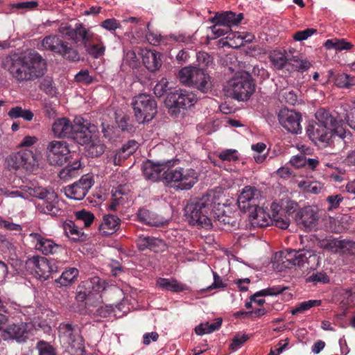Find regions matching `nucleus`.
I'll use <instances>...</instances> for the list:
<instances>
[{
  "label": "nucleus",
  "instance_id": "24",
  "mask_svg": "<svg viewBox=\"0 0 355 355\" xmlns=\"http://www.w3.org/2000/svg\"><path fill=\"white\" fill-rule=\"evenodd\" d=\"M136 243L140 251L149 250L157 253L164 251L166 248V245L162 239L150 236H139Z\"/></svg>",
  "mask_w": 355,
  "mask_h": 355
},
{
  "label": "nucleus",
  "instance_id": "35",
  "mask_svg": "<svg viewBox=\"0 0 355 355\" xmlns=\"http://www.w3.org/2000/svg\"><path fill=\"white\" fill-rule=\"evenodd\" d=\"M295 220L299 228L304 231H311V207L306 206L297 211Z\"/></svg>",
  "mask_w": 355,
  "mask_h": 355
},
{
  "label": "nucleus",
  "instance_id": "58",
  "mask_svg": "<svg viewBox=\"0 0 355 355\" xmlns=\"http://www.w3.org/2000/svg\"><path fill=\"white\" fill-rule=\"evenodd\" d=\"M196 59L198 64L202 67H207L212 62V58L206 52H198L196 54Z\"/></svg>",
  "mask_w": 355,
  "mask_h": 355
},
{
  "label": "nucleus",
  "instance_id": "43",
  "mask_svg": "<svg viewBox=\"0 0 355 355\" xmlns=\"http://www.w3.org/2000/svg\"><path fill=\"white\" fill-rule=\"evenodd\" d=\"M137 217L140 222L151 226L159 227L164 225V223L156 220L146 209H140Z\"/></svg>",
  "mask_w": 355,
  "mask_h": 355
},
{
  "label": "nucleus",
  "instance_id": "13",
  "mask_svg": "<svg viewBox=\"0 0 355 355\" xmlns=\"http://www.w3.org/2000/svg\"><path fill=\"white\" fill-rule=\"evenodd\" d=\"M27 267L32 270L35 277L42 281L48 279L53 272H57V266L53 260L44 257L33 256L26 261Z\"/></svg>",
  "mask_w": 355,
  "mask_h": 355
},
{
  "label": "nucleus",
  "instance_id": "57",
  "mask_svg": "<svg viewBox=\"0 0 355 355\" xmlns=\"http://www.w3.org/2000/svg\"><path fill=\"white\" fill-rule=\"evenodd\" d=\"M38 6V2L36 1H24L13 3L11 5L12 8L19 10H32Z\"/></svg>",
  "mask_w": 355,
  "mask_h": 355
},
{
  "label": "nucleus",
  "instance_id": "63",
  "mask_svg": "<svg viewBox=\"0 0 355 355\" xmlns=\"http://www.w3.org/2000/svg\"><path fill=\"white\" fill-rule=\"evenodd\" d=\"M101 26L108 31H115L119 28V23L114 18L107 19L103 21Z\"/></svg>",
  "mask_w": 355,
  "mask_h": 355
},
{
  "label": "nucleus",
  "instance_id": "37",
  "mask_svg": "<svg viewBox=\"0 0 355 355\" xmlns=\"http://www.w3.org/2000/svg\"><path fill=\"white\" fill-rule=\"evenodd\" d=\"M191 86L196 87L202 93H207L211 89L212 86L211 78L201 69L200 71H197V78L195 79Z\"/></svg>",
  "mask_w": 355,
  "mask_h": 355
},
{
  "label": "nucleus",
  "instance_id": "38",
  "mask_svg": "<svg viewBox=\"0 0 355 355\" xmlns=\"http://www.w3.org/2000/svg\"><path fill=\"white\" fill-rule=\"evenodd\" d=\"M202 69L189 66L182 68L179 71V78L181 83L184 85L191 86L197 78V71H200Z\"/></svg>",
  "mask_w": 355,
  "mask_h": 355
},
{
  "label": "nucleus",
  "instance_id": "64",
  "mask_svg": "<svg viewBox=\"0 0 355 355\" xmlns=\"http://www.w3.org/2000/svg\"><path fill=\"white\" fill-rule=\"evenodd\" d=\"M309 37H311V28H309L304 31H297L293 35V40L298 42L307 40Z\"/></svg>",
  "mask_w": 355,
  "mask_h": 355
},
{
  "label": "nucleus",
  "instance_id": "17",
  "mask_svg": "<svg viewBox=\"0 0 355 355\" xmlns=\"http://www.w3.org/2000/svg\"><path fill=\"white\" fill-rule=\"evenodd\" d=\"M196 101L197 97L192 92L186 89H176L168 94L165 103L170 109H186L193 106Z\"/></svg>",
  "mask_w": 355,
  "mask_h": 355
},
{
  "label": "nucleus",
  "instance_id": "29",
  "mask_svg": "<svg viewBox=\"0 0 355 355\" xmlns=\"http://www.w3.org/2000/svg\"><path fill=\"white\" fill-rule=\"evenodd\" d=\"M142 168L145 178L152 182L163 180V173L166 171L164 165L154 164L150 160L143 164Z\"/></svg>",
  "mask_w": 355,
  "mask_h": 355
},
{
  "label": "nucleus",
  "instance_id": "60",
  "mask_svg": "<svg viewBox=\"0 0 355 355\" xmlns=\"http://www.w3.org/2000/svg\"><path fill=\"white\" fill-rule=\"evenodd\" d=\"M212 274L214 277V282L211 285L207 288V290L223 288L226 287L227 284L223 281L216 272L212 270Z\"/></svg>",
  "mask_w": 355,
  "mask_h": 355
},
{
  "label": "nucleus",
  "instance_id": "28",
  "mask_svg": "<svg viewBox=\"0 0 355 355\" xmlns=\"http://www.w3.org/2000/svg\"><path fill=\"white\" fill-rule=\"evenodd\" d=\"M337 118L338 129L342 128L345 123L351 128L355 130V107H352L348 103H343L340 105V109L337 112Z\"/></svg>",
  "mask_w": 355,
  "mask_h": 355
},
{
  "label": "nucleus",
  "instance_id": "52",
  "mask_svg": "<svg viewBox=\"0 0 355 355\" xmlns=\"http://www.w3.org/2000/svg\"><path fill=\"white\" fill-rule=\"evenodd\" d=\"M127 157L124 156V154L121 152V150L118 151L112 152L107 157V163L113 164L115 166L120 165L121 161L126 159Z\"/></svg>",
  "mask_w": 355,
  "mask_h": 355
},
{
  "label": "nucleus",
  "instance_id": "12",
  "mask_svg": "<svg viewBox=\"0 0 355 355\" xmlns=\"http://www.w3.org/2000/svg\"><path fill=\"white\" fill-rule=\"evenodd\" d=\"M36 329L37 326L33 322L13 323L2 330L1 336L4 340H15L17 343H24Z\"/></svg>",
  "mask_w": 355,
  "mask_h": 355
},
{
  "label": "nucleus",
  "instance_id": "40",
  "mask_svg": "<svg viewBox=\"0 0 355 355\" xmlns=\"http://www.w3.org/2000/svg\"><path fill=\"white\" fill-rule=\"evenodd\" d=\"M222 324V319L220 318H218L215 320V322L209 324L208 322L206 323H201L195 328V332L197 335L202 336L204 334H211L215 331H217L219 329Z\"/></svg>",
  "mask_w": 355,
  "mask_h": 355
},
{
  "label": "nucleus",
  "instance_id": "51",
  "mask_svg": "<svg viewBox=\"0 0 355 355\" xmlns=\"http://www.w3.org/2000/svg\"><path fill=\"white\" fill-rule=\"evenodd\" d=\"M249 339V336L245 334H237L233 338L230 347L232 350L236 351L239 349L242 345Z\"/></svg>",
  "mask_w": 355,
  "mask_h": 355
},
{
  "label": "nucleus",
  "instance_id": "46",
  "mask_svg": "<svg viewBox=\"0 0 355 355\" xmlns=\"http://www.w3.org/2000/svg\"><path fill=\"white\" fill-rule=\"evenodd\" d=\"M76 218L78 223H83L85 227H89L94 220V215L88 211L80 210L75 213Z\"/></svg>",
  "mask_w": 355,
  "mask_h": 355
},
{
  "label": "nucleus",
  "instance_id": "21",
  "mask_svg": "<svg viewBox=\"0 0 355 355\" xmlns=\"http://www.w3.org/2000/svg\"><path fill=\"white\" fill-rule=\"evenodd\" d=\"M92 185V178L86 175L82 176L78 182L64 187V191L67 198L75 200H80L85 198Z\"/></svg>",
  "mask_w": 355,
  "mask_h": 355
},
{
  "label": "nucleus",
  "instance_id": "32",
  "mask_svg": "<svg viewBox=\"0 0 355 355\" xmlns=\"http://www.w3.org/2000/svg\"><path fill=\"white\" fill-rule=\"evenodd\" d=\"M156 285L159 288L171 292H182L189 289L188 286L178 282L174 278H162L159 277L156 281Z\"/></svg>",
  "mask_w": 355,
  "mask_h": 355
},
{
  "label": "nucleus",
  "instance_id": "54",
  "mask_svg": "<svg viewBox=\"0 0 355 355\" xmlns=\"http://www.w3.org/2000/svg\"><path fill=\"white\" fill-rule=\"evenodd\" d=\"M40 88L48 95L55 96L56 94V89L53 85V81L50 78H44L42 81Z\"/></svg>",
  "mask_w": 355,
  "mask_h": 355
},
{
  "label": "nucleus",
  "instance_id": "50",
  "mask_svg": "<svg viewBox=\"0 0 355 355\" xmlns=\"http://www.w3.org/2000/svg\"><path fill=\"white\" fill-rule=\"evenodd\" d=\"M104 282L101 281L98 277H94L89 282H85L84 286L85 288H90L92 287V290L95 292H100L105 289Z\"/></svg>",
  "mask_w": 355,
  "mask_h": 355
},
{
  "label": "nucleus",
  "instance_id": "10",
  "mask_svg": "<svg viewBox=\"0 0 355 355\" xmlns=\"http://www.w3.org/2000/svg\"><path fill=\"white\" fill-rule=\"evenodd\" d=\"M59 336L69 345L72 355H80L84 352V341L77 326L62 323L58 328Z\"/></svg>",
  "mask_w": 355,
  "mask_h": 355
},
{
  "label": "nucleus",
  "instance_id": "36",
  "mask_svg": "<svg viewBox=\"0 0 355 355\" xmlns=\"http://www.w3.org/2000/svg\"><path fill=\"white\" fill-rule=\"evenodd\" d=\"M287 289V287L283 286H274L272 287H269L265 289H262L259 291H257L254 295L250 297L251 302H254L257 303L259 305H262L265 303V300L263 299H258L259 297L263 296H273L277 295L282 293L283 291Z\"/></svg>",
  "mask_w": 355,
  "mask_h": 355
},
{
  "label": "nucleus",
  "instance_id": "39",
  "mask_svg": "<svg viewBox=\"0 0 355 355\" xmlns=\"http://www.w3.org/2000/svg\"><path fill=\"white\" fill-rule=\"evenodd\" d=\"M78 274L79 272L78 269L76 268H69L62 273L61 276L56 279V282L61 286H69L75 282Z\"/></svg>",
  "mask_w": 355,
  "mask_h": 355
},
{
  "label": "nucleus",
  "instance_id": "2",
  "mask_svg": "<svg viewBox=\"0 0 355 355\" xmlns=\"http://www.w3.org/2000/svg\"><path fill=\"white\" fill-rule=\"evenodd\" d=\"M8 197L27 198L28 196L36 198L41 201L35 204L36 209L42 214L51 216H57L60 211L58 205V198L52 189H47L40 186L37 182H31L28 184L23 186L21 191H10Z\"/></svg>",
  "mask_w": 355,
  "mask_h": 355
},
{
  "label": "nucleus",
  "instance_id": "25",
  "mask_svg": "<svg viewBox=\"0 0 355 355\" xmlns=\"http://www.w3.org/2000/svg\"><path fill=\"white\" fill-rule=\"evenodd\" d=\"M73 127L74 123L66 117H61L53 123L51 130L55 137L71 138Z\"/></svg>",
  "mask_w": 355,
  "mask_h": 355
},
{
  "label": "nucleus",
  "instance_id": "3",
  "mask_svg": "<svg viewBox=\"0 0 355 355\" xmlns=\"http://www.w3.org/2000/svg\"><path fill=\"white\" fill-rule=\"evenodd\" d=\"M47 160L51 165H67L59 173L60 179L68 180L75 177L80 168V160L76 159L71 162L68 144L64 141L53 140L49 143L46 148Z\"/></svg>",
  "mask_w": 355,
  "mask_h": 355
},
{
  "label": "nucleus",
  "instance_id": "27",
  "mask_svg": "<svg viewBox=\"0 0 355 355\" xmlns=\"http://www.w3.org/2000/svg\"><path fill=\"white\" fill-rule=\"evenodd\" d=\"M243 15L242 13L236 15L231 11L225 12L223 13L216 12L214 17L209 19L211 22H216L222 26L230 28L232 26H237L243 19Z\"/></svg>",
  "mask_w": 355,
  "mask_h": 355
},
{
  "label": "nucleus",
  "instance_id": "1",
  "mask_svg": "<svg viewBox=\"0 0 355 355\" xmlns=\"http://www.w3.org/2000/svg\"><path fill=\"white\" fill-rule=\"evenodd\" d=\"M46 61L35 51L23 55L14 54L5 58L2 66L18 82L30 81L42 76Z\"/></svg>",
  "mask_w": 355,
  "mask_h": 355
},
{
  "label": "nucleus",
  "instance_id": "53",
  "mask_svg": "<svg viewBox=\"0 0 355 355\" xmlns=\"http://www.w3.org/2000/svg\"><path fill=\"white\" fill-rule=\"evenodd\" d=\"M168 89V81L166 78H162L155 86L154 93L158 96H162Z\"/></svg>",
  "mask_w": 355,
  "mask_h": 355
},
{
  "label": "nucleus",
  "instance_id": "5",
  "mask_svg": "<svg viewBox=\"0 0 355 355\" xmlns=\"http://www.w3.org/2000/svg\"><path fill=\"white\" fill-rule=\"evenodd\" d=\"M214 198L205 195L200 198L191 200L185 207V216L192 225H198L209 228L212 225Z\"/></svg>",
  "mask_w": 355,
  "mask_h": 355
},
{
  "label": "nucleus",
  "instance_id": "19",
  "mask_svg": "<svg viewBox=\"0 0 355 355\" xmlns=\"http://www.w3.org/2000/svg\"><path fill=\"white\" fill-rule=\"evenodd\" d=\"M236 212L233 211L230 206L225 204L214 203L212 209L211 218L214 219V222L222 227L226 226H236L237 225V219Z\"/></svg>",
  "mask_w": 355,
  "mask_h": 355
},
{
  "label": "nucleus",
  "instance_id": "33",
  "mask_svg": "<svg viewBox=\"0 0 355 355\" xmlns=\"http://www.w3.org/2000/svg\"><path fill=\"white\" fill-rule=\"evenodd\" d=\"M120 219L113 215L108 214L103 217V220L99 226L100 233L103 236H109L119 228Z\"/></svg>",
  "mask_w": 355,
  "mask_h": 355
},
{
  "label": "nucleus",
  "instance_id": "9",
  "mask_svg": "<svg viewBox=\"0 0 355 355\" xmlns=\"http://www.w3.org/2000/svg\"><path fill=\"white\" fill-rule=\"evenodd\" d=\"M132 106L136 120L139 123L150 121L157 113V103L147 94H139L132 100Z\"/></svg>",
  "mask_w": 355,
  "mask_h": 355
},
{
  "label": "nucleus",
  "instance_id": "55",
  "mask_svg": "<svg viewBox=\"0 0 355 355\" xmlns=\"http://www.w3.org/2000/svg\"><path fill=\"white\" fill-rule=\"evenodd\" d=\"M212 23L214 24L210 27V29L211 30L214 36L211 37V39H216L217 37L223 36L230 31V28L222 26L216 22Z\"/></svg>",
  "mask_w": 355,
  "mask_h": 355
},
{
  "label": "nucleus",
  "instance_id": "26",
  "mask_svg": "<svg viewBox=\"0 0 355 355\" xmlns=\"http://www.w3.org/2000/svg\"><path fill=\"white\" fill-rule=\"evenodd\" d=\"M249 211V221L252 227H264L272 224L270 215L262 207L258 206Z\"/></svg>",
  "mask_w": 355,
  "mask_h": 355
},
{
  "label": "nucleus",
  "instance_id": "4",
  "mask_svg": "<svg viewBox=\"0 0 355 355\" xmlns=\"http://www.w3.org/2000/svg\"><path fill=\"white\" fill-rule=\"evenodd\" d=\"M315 125L312 124V141L319 147H326L331 141L333 132H338V118L324 108L315 113Z\"/></svg>",
  "mask_w": 355,
  "mask_h": 355
},
{
  "label": "nucleus",
  "instance_id": "6",
  "mask_svg": "<svg viewBox=\"0 0 355 355\" xmlns=\"http://www.w3.org/2000/svg\"><path fill=\"white\" fill-rule=\"evenodd\" d=\"M255 89L251 75L245 71L238 72L224 86L226 95L238 101H247Z\"/></svg>",
  "mask_w": 355,
  "mask_h": 355
},
{
  "label": "nucleus",
  "instance_id": "34",
  "mask_svg": "<svg viewBox=\"0 0 355 355\" xmlns=\"http://www.w3.org/2000/svg\"><path fill=\"white\" fill-rule=\"evenodd\" d=\"M300 153L293 156L289 163L295 168H302L305 166H311V149L308 146L302 145L299 147Z\"/></svg>",
  "mask_w": 355,
  "mask_h": 355
},
{
  "label": "nucleus",
  "instance_id": "44",
  "mask_svg": "<svg viewBox=\"0 0 355 355\" xmlns=\"http://www.w3.org/2000/svg\"><path fill=\"white\" fill-rule=\"evenodd\" d=\"M313 237L314 239L312 238V243L315 245L333 252H338L337 243H336V242H338V239H319L315 236H313Z\"/></svg>",
  "mask_w": 355,
  "mask_h": 355
},
{
  "label": "nucleus",
  "instance_id": "45",
  "mask_svg": "<svg viewBox=\"0 0 355 355\" xmlns=\"http://www.w3.org/2000/svg\"><path fill=\"white\" fill-rule=\"evenodd\" d=\"M336 243H337L338 252L355 255V241L338 239Z\"/></svg>",
  "mask_w": 355,
  "mask_h": 355
},
{
  "label": "nucleus",
  "instance_id": "11",
  "mask_svg": "<svg viewBox=\"0 0 355 355\" xmlns=\"http://www.w3.org/2000/svg\"><path fill=\"white\" fill-rule=\"evenodd\" d=\"M58 31L73 43L81 42L84 46L89 42H92L96 35L90 28H87L82 23H76L73 27L67 24H62Z\"/></svg>",
  "mask_w": 355,
  "mask_h": 355
},
{
  "label": "nucleus",
  "instance_id": "20",
  "mask_svg": "<svg viewBox=\"0 0 355 355\" xmlns=\"http://www.w3.org/2000/svg\"><path fill=\"white\" fill-rule=\"evenodd\" d=\"M260 191L254 187H244L238 197L237 204L243 211H250L258 207Z\"/></svg>",
  "mask_w": 355,
  "mask_h": 355
},
{
  "label": "nucleus",
  "instance_id": "62",
  "mask_svg": "<svg viewBox=\"0 0 355 355\" xmlns=\"http://www.w3.org/2000/svg\"><path fill=\"white\" fill-rule=\"evenodd\" d=\"M282 101L290 105H295L297 96L293 91H284L282 94Z\"/></svg>",
  "mask_w": 355,
  "mask_h": 355
},
{
  "label": "nucleus",
  "instance_id": "31",
  "mask_svg": "<svg viewBox=\"0 0 355 355\" xmlns=\"http://www.w3.org/2000/svg\"><path fill=\"white\" fill-rule=\"evenodd\" d=\"M86 52L93 58L98 59L105 55L106 46L101 36L96 35L92 42L85 46Z\"/></svg>",
  "mask_w": 355,
  "mask_h": 355
},
{
  "label": "nucleus",
  "instance_id": "14",
  "mask_svg": "<svg viewBox=\"0 0 355 355\" xmlns=\"http://www.w3.org/2000/svg\"><path fill=\"white\" fill-rule=\"evenodd\" d=\"M270 60L275 69L280 70L292 65L296 70L308 69L309 61L293 56L291 58L286 51H273L269 55Z\"/></svg>",
  "mask_w": 355,
  "mask_h": 355
},
{
  "label": "nucleus",
  "instance_id": "18",
  "mask_svg": "<svg viewBox=\"0 0 355 355\" xmlns=\"http://www.w3.org/2000/svg\"><path fill=\"white\" fill-rule=\"evenodd\" d=\"M301 119L302 116L299 112L287 108L282 109L278 114V120L281 125L293 134L302 132Z\"/></svg>",
  "mask_w": 355,
  "mask_h": 355
},
{
  "label": "nucleus",
  "instance_id": "15",
  "mask_svg": "<svg viewBox=\"0 0 355 355\" xmlns=\"http://www.w3.org/2000/svg\"><path fill=\"white\" fill-rule=\"evenodd\" d=\"M7 162L11 168H22L28 171H33L38 164L35 155L30 150H23L10 155Z\"/></svg>",
  "mask_w": 355,
  "mask_h": 355
},
{
  "label": "nucleus",
  "instance_id": "7",
  "mask_svg": "<svg viewBox=\"0 0 355 355\" xmlns=\"http://www.w3.org/2000/svg\"><path fill=\"white\" fill-rule=\"evenodd\" d=\"M163 180L178 190H189L198 181V173L191 168H168L163 173Z\"/></svg>",
  "mask_w": 355,
  "mask_h": 355
},
{
  "label": "nucleus",
  "instance_id": "49",
  "mask_svg": "<svg viewBox=\"0 0 355 355\" xmlns=\"http://www.w3.org/2000/svg\"><path fill=\"white\" fill-rule=\"evenodd\" d=\"M39 355H56L55 349L49 343L40 340L37 343Z\"/></svg>",
  "mask_w": 355,
  "mask_h": 355
},
{
  "label": "nucleus",
  "instance_id": "16",
  "mask_svg": "<svg viewBox=\"0 0 355 355\" xmlns=\"http://www.w3.org/2000/svg\"><path fill=\"white\" fill-rule=\"evenodd\" d=\"M275 257L281 259L282 263L286 268L295 265L304 267L305 264H309L311 251L305 248L298 251L287 249L277 253Z\"/></svg>",
  "mask_w": 355,
  "mask_h": 355
},
{
  "label": "nucleus",
  "instance_id": "42",
  "mask_svg": "<svg viewBox=\"0 0 355 355\" xmlns=\"http://www.w3.org/2000/svg\"><path fill=\"white\" fill-rule=\"evenodd\" d=\"M327 49H335L336 51L349 50L353 45L344 39L334 38L328 40L324 43Z\"/></svg>",
  "mask_w": 355,
  "mask_h": 355
},
{
  "label": "nucleus",
  "instance_id": "56",
  "mask_svg": "<svg viewBox=\"0 0 355 355\" xmlns=\"http://www.w3.org/2000/svg\"><path fill=\"white\" fill-rule=\"evenodd\" d=\"M138 146V143L136 141L130 140L125 144L120 150L124 154V156L128 157L137 150Z\"/></svg>",
  "mask_w": 355,
  "mask_h": 355
},
{
  "label": "nucleus",
  "instance_id": "41",
  "mask_svg": "<svg viewBox=\"0 0 355 355\" xmlns=\"http://www.w3.org/2000/svg\"><path fill=\"white\" fill-rule=\"evenodd\" d=\"M8 115L10 119L22 118L26 121L33 120L34 114L31 110L23 109L20 106L12 107L8 112Z\"/></svg>",
  "mask_w": 355,
  "mask_h": 355
},
{
  "label": "nucleus",
  "instance_id": "59",
  "mask_svg": "<svg viewBox=\"0 0 355 355\" xmlns=\"http://www.w3.org/2000/svg\"><path fill=\"white\" fill-rule=\"evenodd\" d=\"M75 80L77 82L85 84H89L92 82L93 78L89 75L88 70H81L76 76Z\"/></svg>",
  "mask_w": 355,
  "mask_h": 355
},
{
  "label": "nucleus",
  "instance_id": "47",
  "mask_svg": "<svg viewBox=\"0 0 355 355\" xmlns=\"http://www.w3.org/2000/svg\"><path fill=\"white\" fill-rule=\"evenodd\" d=\"M335 83L339 87H349L355 85V78L347 73H341L336 76Z\"/></svg>",
  "mask_w": 355,
  "mask_h": 355
},
{
  "label": "nucleus",
  "instance_id": "30",
  "mask_svg": "<svg viewBox=\"0 0 355 355\" xmlns=\"http://www.w3.org/2000/svg\"><path fill=\"white\" fill-rule=\"evenodd\" d=\"M142 62L146 69L150 71L159 69L162 65L161 54L155 51L141 49Z\"/></svg>",
  "mask_w": 355,
  "mask_h": 355
},
{
  "label": "nucleus",
  "instance_id": "8",
  "mask_svg": "<svg viewBox=\"0 0 355 355\" xmlns=\"http://www.w3.org/2000/svg\"><path fill=\"white\" fill-rule=\"evenodd\" d=\"M38 49L40 50L49 51L57 53L71 61L79 60V54L77 50L55 34H51L44 37L41 40Z\"/></svg>",
  "mask_w": 355,
  "mask_h": 355
},
{
  "label": "nucleus",
  "instance_id": "48",
  "mask_svg": "<svg viewBox=\"0 0 355 355\" xmlns=\"http://www.w3.org/2000/svg\"><path fill=\"white\" fill-rule=\"evenodd\" d=\"M218 157L223 162H236L239 159V154L235 149H225L218 153Z\"/></svg>",
  "mask_w": 355,
  "mask_h": 355
},
{
  "label": "nucleus",
  "instance_id": "23",
  "mask_svg": "<svg viewBox=\"0 0 355 355\" xmlns=\"http://www.w3.org/2000/svg\"><path fill=\"white\" fill-rule=\"evenodd\" d=\"M89 125V123L83 119L76 118L71 139L80 145H89L92 138Z\"/></svg>",
  "mask_w": 355,
  "mask_h": 355
},
{
  "label": "nucleus",
  "instance_id": "61",
  "mask_svg": "<svg viewBox=\"0 0 355 355\" xmlns=\"http://www.w3.org/2000/svg\"><path fill=\"white\" fill-rule=\"evenodd\" d=\"M123 62L130 67H134L137 65V57L134 51H128L123 57Z\"/></svg>",
  "mask_w": 355,
  "mask_h": 355
},
{
  "label": "nucleus",
  "instance_id": "22",
  "mask_svg": "<svg viewBox=\"0 0 355 355\" xmlns=\"http://www.w3.org/2000/svg\"><path fill=\"white\" fill-rule=\"evenodd\" d=\"M31 242L34 245L36 250L42 252L43 254L49 255L58 252L61 249V245L55 243L52 239L46 238L44 235L33 232L30 234Z\"/></svg>",
  "mask_w": 355,
  "mask_h": 355
}]
</instances>
